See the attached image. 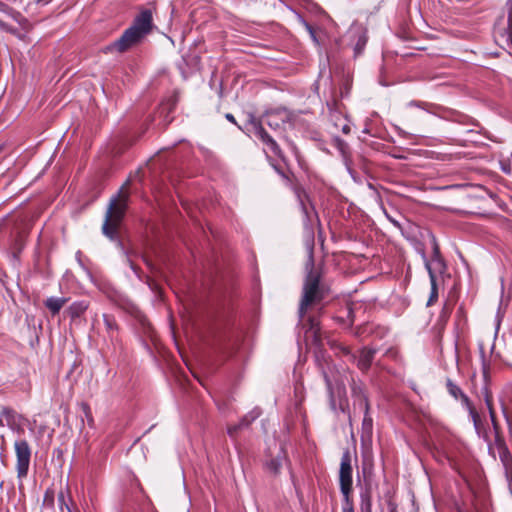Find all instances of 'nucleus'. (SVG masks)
<instances>
[{
  "label": "nucleus",
  "instance_id": "f257e3e1",
  "mask_svg": "<svg viewBox=\"0 0 512 512\" xmlns=\"http://www.w3.org/2000/svg\"><path fill=\"white\" fill-rule=\"evenodd\" d=\"M153 29L152 12L142 10L133 20L132 25L126 29L121 37L107 47V50H116L120 53L140 44Z\"/></svg>",
  "mask_w": 512,
  "mask_h": 512
},
{
  "label": "nucleus",
  "instance_id": "f03ea898",
  "mask_svg": "<svg viewBox=\"0 0 512 512\" xmlns=\"http://www.w3.org/2000/svg\"><path fill=\"white\" fill-rule=\"evenodd\" d=\"M127 198L128 194L121 189L118 195L110 200L102 230L111 239L117 235L118 227L125 213Z\"/></svg>",
  "mask_w": 512,
  "mask_h": 512
},
{
  "label": "nucleus",
  "instance_id": "7ed1b4c3",
  "mask_svg": "<svg viewBox=\"0 0 512 512\" xmlns=\"http://www.w3.org/2000/svg\"><path fill=\"white\" fill-rule=\"evenodd\" d=\"M324 297V291L320 286V275L311 270L304 283L303 296L299 307V316L302 319L306 310L312 304L320 302Z\"/></svg>",
  "mask_w": 512,
  "mask_h": 512
},
{
  "label": "nucleus",
  "instance_id": "20e7f679",
  "mask_svg": "<svg viewBox=\"0 0 512 512\" xmlns=\"http://www.w3.org/2000/svg\"><path fill=\"white\" fill-rule=\"evenodd\" d=\"M14 449L16 454L17 478L22 481L28 475L31 459V448L25 439H19L15 441Z\"/></svg>",
  "mask_w": 512,
  "mask_h": 512
},
{
  "label": "nucleus",
  "instance_id": "39448f33",
  "mask_svg": "<svg viewBox=\"0 0 512 512\" xmlns=\"http://www.w3.org/2000/svg\"><path fill=\"white\" fill-rule=\"evenodd\" d=\"M367 39V30L359 23H353L343 37V40L353 47L355 56L363 52Z\"/></svg>",
  "mask_w": 512,
  "mask_h": 512
},
{
  "label": "nucleus",
  "instance_id": "423d86ee",
  "mask_svg": "<svg viewBox=\"0 0 512 512\" xmlns=\"http://www.w3.org/2000/svg\"><path fill=\"white\" fill-rule=\"evenodd\" d=\"M351 454L345 451L341 457L339 481L343 495L348 496L352 489V464Z\"/></svg>",
  "mask_w": 512,
  "mask_h": 512
},
{
  "label": "nucleus",
  "instance_id": "0eeeda50",
  "mask_svg": "<svg viewBox=\"0 0 512 512\" xmlns=\"http://www.w3.org/2000/svg\"><path fill=\"white\" fill-rule=\"evenodd\" d=\"M499 459L502 463L504 475L507 481L509 492L512 495V455L503 439L495 440Z\"/></svg>",
  "mask_w": 512,
  "mask_h": 512
},
{
  "label": "nucleus",
  "instance_id": "6e6552de",
  "mask_svg": "<svg viewBox=\"0 0 512 512\" xmlns=\"http://www.w3.org/2000/svg\"><path fill=\"white\" fill-rule=\"evenodd\" d=\"M352 390H353V393L357 397V401H358L359 405L361 407H363L364 411H365V416H364L363 423H362L363 432H366L367 434H369L372 430V418L368 415L369 404H368L367 398L364 395L360 394L359 388L353 387Z\"/></svg>",
  "mask_w": 512,
  "mask_h": 512
},
{
  "label": "nucleus",
  "instance_id": "1a4fd4ad",
  "mask_svg": "<svg viewBox=\"0 0 512 512\" xmlns=\"http://www.w3.org/2000/svg\"><path fill=\"white\" fill-rule=\"evenodd\" d=\"M255 135L268 147L272 153L277 156L280 155V148L278 144L261 125L255 126Z\"/></svg>",
  "mask_w": 512,
  "mask_h": 512
},
{
  "label": "nucleus",
  "instance_id": "9d476101",
  "mask_svg": "<svg viewBox=\"0 0 512 512\" xmlns=\"http://www.w3.org/2000/svg\"><path fill=\"white\" fill-rule=\"evenodd\" d=\"M376 350L372 348H363L360 351L357 365L362 371H367L375 357Z\"/></svg>",
  "mask_w": 512,
  "mask_h": 512
},
{
  "label": "nucleus",
  "instance_id": "9b49d317",
  "mask_svg": "<svg viewBox=\"0 0 512 512\" xmlns=\"http://www.w3.org/2000/svg\"><path fill=\"white\" fill-rule=\"evenodd\" d=\"M426 268L428 270L430 283H431V293H430V297L427 302V305L430 306L438 298V288H437V283H436V276L431 268V265L428 262L426 263Z\"/></svg>",
  "mask_w": 512,
  "mask_h": 512
},
{
  "label": "nucleus",
  "instance_id": "f8f14e48",
  "mask_svg": "<svg viewBox=\"0 0 512 512\" xmlns=\"http://www.w3.org/2000/svg\"><path fill=\"white\" fill-rule=\"evenodd\" d=\"M66 302V298L50 297L45 301V306L53 315H56L66 304Z\"/></svg>",
  "mask_w": 512,
  "mask_h": 512
},
{
  "label": "nucleus",
  "instance_id": "ddd939ff",
  "mask_svg": "<svg viewBox=\"0 0 512 512\" xmlns=\"http://www.w3.org/2000/svg\"><path fill=\"white\" fill-rule=\"evenodd\" d=\"M88 308V304L84 301L75 302L69 306L67 313L72 319L80 317Z\"/></svg>",
  "mask_w": 512,
  "mask_h": 512
},
{
  "label": "nucleus",
  "instance_id": "4468645a",
  "mask_svg": "<svg viewBox=\"0 0 512 512\" xmlns=\"http://www.w3.org/2000/svg\"><path fill=\"white\" fill-rule=\"evenodd\" d=\"M58 501L59 506L62 512H64V509L67 510V512H79L77 507L74 505L72 500H70V503H67L65 500V492L61 490L58 495Z\"/></svg>",
  "mask_w": 512,
  "mask_h": 512
},
{
  "label": "nucleus",
  "instance_id": "2eb2a0df",
  "mask_svg": "<svg viewBox=\"0 0 512 512\" xmlns=\"http://www.w3.org/2000/svg\"><path fill=\"white\" fill-rule=\"evenodd\" d=\"M0 10L8 13L9 16H11L15 21H17L20 24L26 22V19L19 12L9 9L3 3H0Z\"/></svg>",
  "mask_w": 512,
  "mask_h": 512
},
{
  "label": "nucleus",
  "instance_id": "dca6fc26",
  "mask_svg": "<svg viewBox=\"0 0 512 512\" xmlns=\"http://www.w3.org/2000/svg\"><path fill=\"white\" fill-rule=\"evenodd\" d=\"M446 386L450 395L453 396L455 399H460L462 395L465 394L459 386H457L449 379L447 380Z\"/></svg>",
  "mask_w": 512,
  "mask_h": 512
},
{
  "label": "nucleus",
  "instance_id": "f3484780",
  "mask_svg": "<svg viewBox=\"0 0 512 512\" xmlns=\"http://www.w3.org/2000/svg\"><path fill=\"white\" fill-rule=\"evenodd\" d=\"M508 7V18H507V31L506 37L507 41H512V0L507 1Z\"/></svg>",
  "mask_w": 512,
  "mask_h": 512
},
{
  "label": "nucleus",
  "instance_id": "a211bd4d",
  "mask_svg": "<svg viewBox=\"0 0 512 512\" xmlns=\"http://www.w3.org/2000/svg\"><path fill=\"white\" fill-rule=\"evenodd\" d=\"M282 466L281 459L276 457L272 458L266 463V468L270 473L277 474Z\"/></svg>",
  "mask_w": 512,
  "mask_h": 512
},
{
  "label": "nucleus",
  "instance_id": "6ab92c4d",
  "mask_svg": "<svg viewBox=\"0 0 512 512\" xmlns=\"http://www.w3.org/2000/svg\"><path fill=\"white\" fill-rule=\"evenodd\" d=\"M260 415V412L259 411H251L250 413H248L247 415H245L241 420H240V424L242 425L243 428L245 427H248L256 418H258Z\"/></svg>",
  "mask_w": 512,
  "mask_h": 512
},
{
  "label": "nucleus",
  "instance_id": "aec40b11",
  "mask_svg": "<svg viewBox=\"0 0 512 512\" xmlns=\"http://www.w3.org/2000/svg\"><path fill=\"white\" fill-rule=\"evenodd\" d=\"M103 319L108 332H113L117 329V324L114 317L108 314H104Z\"/></svg>",
  "mask_w": 512,
  "mask_h": 512
},
{
  "label": "nucleus",
  "instance_id": "412c9836",
  "mask_svg": "<svg viewBox=\"0 0 512 512\" xmlns=\"http://www.w3.org/2000/svg\"><path fill=\"white\" fill-rule=\"evenodd\" d=\"M14 410L9 407H2L0 415L4 417L7 421H12L14 419Z\"/></svg>",
  "mask_w": 512,
  "mask_h": 512
},
{
  "label": "nucleus",
  "instance_id": "4be33fe9",
  "mask_svg": "<svg viewBox=\"0 0 512 512\" xmlns=\"http://www.w3.org/2000/svg\"><path fill=\"white\" fill-rule=\"evenodd\" d=\"M489 415H490V419H491V422H492V425H493V428L495 430V433H496V440L499 438V439H502L500 436H499V429H500V426H499V423L496 419V413L495 411L494 412H489Z\"/></svg>",
  "mask_w": 512,
  "mask_h": 512
},
{
  "label": "nucleus",
  "instance_id": "5701e85b",
  "mask_svg": "<svg viewBox=\"0 0 512 512\" xmlns=\"http://www.w3.org/2000/svg\"><path fill=\"white\" fill-rule=\"evenodd\" d=\"M243 429L242 425L240 423L238 424H234V425H229L227 427V433L230 437H235L237 435V433Z\"/></svg>",
  "mask_w": 512,
  "mask_h": 512
},
{
  "label": "nucleus",
  "instance_id": "b1692460",
  "mask_svg": "<svg viewBox=\"0 0 512 512\" xmlns=\"http://www.w3.org/2000/svg\"><path fill=\"white\" fill-rule=\"evenodd\" d=\"M434 263L436 264V266L438 268H443L444 267L443 261H442V259L440 258V255H439V248H438L437 245L434 247Z\"/></svg>",
  "mask_w": 512,
  "mask_h": 512
},
{
  "label": "nucleus",
  "instance_id": "393cba45",
  "mask_svg": "<svg viewBox=\"0 0 512 512\" xmlns=\"http://www.w3.org/2000/svg\"><path fill=\"white\" fill-rule=\"evenodd\" d=\"M307 31L309 32L312 40L316 43V44H319V41L317 39V36H316V30L313 26L309 25L308 23H304Z\"/></svg>",
  "mask_w": 512,
  "mask_h": 512
},
{
  "label": "nucleus",
  "instance_id": "a878e982",
  "mask_svg": "<svg viewBox=\"0 0 512 512\" xmlns=\"http://www.w3.org/2000/svg\"><path fill=\"white\" fill-rule=\"evenodd\" d=\"M468 412L473 420L474 425L477 426L480 421V416H479L478 412L476 411L475 407L470 409Z\"/></svg>",
  "mask_w": 512,
  "mask_h": 512
},
{
  "label": "nucleus",
  "instance_id": "bb28decb",
  "mask_svg": "<svg viewBox=\"0 0 512 512\" xmlns=\"http://www.w3.org/2000/svg\"><path fill=\"white\" fill-rule=\"evenodd\" d=\"M460 400H461L462 404L467 408L468 411L470 409L474 408L472 402L470 401V399L468 398V396L466 394L462 395Z\"/></svg>",
  "mask_w": 512,
  "mask_h": 512
},
{
  "label": "nucleus",
  "instance_id": "cd10ccee",
  "mask_svg": "<svg viewBox=\"0 0 512 512\" xmlns=\"http://www.w3.org/2000/svg\"><path fill=\"white\" fill-rule=\"evenodd\" d=\"M485 403L488 408L489 412H494L493 403H492V396L488 392L485 394Z\"/></svg>",
  "mask_w": 512,
  "mask_h": 512
},
{
  "label": "nucleus",
  "instance_id": "c85d7f7f",
  "mask_svg": "<svg viewBox=\"0 0 512 512\" xmlns=\"http://www.w3.org/2000/svg\"><path fill=\"white\" fill-rule=\"evenodd\" d=\"M54 501V493L51 490H47L44 496V502L45 503H53Z\"/></svg>",
  "mask_w": 512,
  "mask_h": 512
},
{
  "label": "nucleus",
  "instance_id": "c756f323",
  "mask_svg": "<svg viewBox=\"0 0 512 512\" xmlns=\"http://www.w3.org/2000/svg\"><path fill=\"white\" fill-rule=\"evenodd\" d=\"M0 29H2L3 31L9 32V33L15 34V30L13 28H11L9 25H7L5 22H3L2 20H0Z\"/></svg>",
  "mask_w": 512,
  "mask_h": 512
},
{
  "label": "nucleus",
  "instance_id": "7c9ffc66",
  "mask_svg": "<svg viewBox=\"0 0 512 512\" xmlns=\"http://www.w3.org/2000/svg\"><path fill=\"white\" fill-rule=\"evenodd\" d=\"M309 325H310V330H313L314 331V334L316 335L317 334V331H318V323L316 321V319L314 318H309Z\"/></svg>",
  "mask_w": 512,
  "mask_h": 512
},
{
  "label": "nucleus",
  "instance_id": "2f4dec72",
  "mask_svg": "<svg viewBox=\"0 0 512 512\" xmlns=\"http://www.w3.org/2000/svg\"><path fill=\"white\" fill-rule=\"evenodd\" d=\"M275 115L274 114H268L267 115V124L271 127L277 126L278 123L274 121Z\"/></svg>",
  "mask_w": 512,
  "mask_h": 512
},
{
  "label": "nucleus",
  "instance_id": "473e14b6",
  "mask_svg": "<svg viewBox=\"0 0 512 512\" xmlns=\"http://www.w3.org/2000/svg\"><path fill=\"white\" fill-rule=\"evenodd\" d=\"M225 117H226V119H227L228 121H230L231 123L236 124V120H235V118H234V116H233L232 114L227 113V114L225 115Z\"/></svg>",
  "mask_w": 512,
  "mask_h": 512
},
{
  "label": "nucleus",
  "instance_id": "72a5a7b5",
  "mask_svg": "<svg viewBox=\"0 0 512 512\" xmlns=\"http://www.w3.org/2000/svg\"><path fill=\"white\" fill-rule=\"evenodd\" d=\"M342 131L345 133V134H348L350 132V127L348 125H344L343 128H342Z\"/></svg>",
  "mask_w": 512,
  "mask_h": 512
},
{
  "label": "nucleus",
  "instance_id": "f704fd0d",
  "mask_svg": "<svg viewBox=\"0 0 512 512\" xmlns=\"http://www.w3.org/2000/svg\"><path fill=\"white\" fill-rule=\"evenodd\" d=\"M342 512H354V510L352 507H346V508H343Z\"/></svg>",
  "mask_w": 512,
  "mask_h": 512
},
{
  "label": "nucleus",
  "instance_id": "c9c22d12",
  "mask_svg": "<svg viewBox=\"0 0 512 512\" xmlns=\"http://www.w3.org/2000/svg\"><path fill=\"white\" fill-rule=\"evenodd\" d=\"M51 0H38L39 3L43 4V5H46L50 2Z\"/></svg>",
  "mask_w": 512,
  "mask_h": 512
},
{
  "label": "nucleus",
  "instance_id": "e433bc0d",
  "mask_svg": "<svg viewBox=\"0 0 512 512\" xmlns=\"http://www.w3.org/2000/svg\"><path fill=\"white\" fill-rule=\"evenodd\" d=\"M391 512H396V511H394V510H393V511H391Z\"/></svg>",
  "mask_w": 512,
  "mask_h": 512
}]
</instances>
